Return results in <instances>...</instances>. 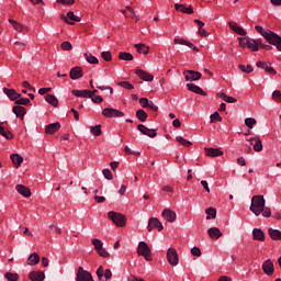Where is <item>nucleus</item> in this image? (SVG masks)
<instances>
[{
  "instance_id": "1",
  "label": "nucleus",
  "mask_w": 281,
  "mask_h": 281,
  "mask_svg": "<svg viewBox=\"0 0 281 281\" xmlns=\"http://www.w3.org/2000/svg\"><path fill=\"white\" fill-rule=\"evenodd\" d=\"M255 30L258 34H260L269 45H273L278 52H281V36L278 33L270 31L269 29H265L260 25H256Z\"/></svg>"
},
{
  "instance_id": "2",
  "label": "nucleus",
  "mask_w": 281,
  "mask_h": 281,
  "mask_svg": "<svg viewBox=\"0 0 281 281\" xmlns=\"http://www.w3.org/2000/svg\"><path fill=\"white\" fill-rule=\"evenodd\" d=\"M249 210L250 212H252V214H255V216H260V214H262V211L265 210V196H252Z\"/></svg>"
},
{
  "instance_id": "3",
  "label": "nucleus",
  "mask_w": 281,
  "mask_h": 281,
  "mask_svg": "<svg viewBox=\"0 0 281 281\" xmlns=\"http://www.w3.org/2000/svg\"><path fill=\"white\" fill-rule=\"evenodd\" d=\"M108 218H110V221H112V223H114V225H116V227H125L126 226V215H124L122 213L110 211L108 213Z\"/></svg>"
},
{
  "instance_id": "4",
  "label": "nucleus",
  "mask_w": 281,
  "mask_h": 281,
  "mask_svg": "<svg viewBox=\"0 0 281 281\" xmlns=\"http://www.w3.org/2000/svg\"><path fill=\"white\" fill-rule=\"evenodd\" d=\"M138 256H143L147 262L153 261V256L150 254V247H148V244L146 241H139L138 248H137Z\"/></svg>"
},
{
  "instance_id": "5",
  "label": "nucleus",
  "mask_w": 281,
  "mask_h": 281,
  "mask_svg": "<svg viewBox=\"0 0 281 281\" xmlns=\"http://www.w3.org/2000/svg\"><path fill=\"white\" fill-rule=\"evenodd\" d=\"M101 115L108 119L124 117V112L113 108H105L102 110Z\"/></svg>"
},
{
  "instance_id": "6",
  "label": "nucleus",
  "mask_w": 281,
  "mask_h": 281,
  "mask_svg": "<svg viewBox=\"0 0 281 281\" xmlns=\"http://www.w3.org/2000/svg\"><path fill=\"white\" fill-rule=\"evenodd\" d=\"M76 281H93V276H91V272L85 270V268L79 267L76 273Z\"/></svg>"
},
{
  "instance_id": "7",
  "label": "nucleus",
  "mask_w": 281,
  "mask_h": 281,
  "mask_svg": "<svg viewBox=\"0 0 281 281\" xmlns=\"http://www.w3.org/2000/svg\"><path fill=\"white\" fill-rule=\"evenodd\" d=\"M95 274L98 277V280H100V281H106V280H111V278H113V272H111V269L104 270V268L102 266H100L97 269Z\"/></svg>"
},
{
  "instance_id": "8",
  "label": "nucleus",
  "mask_w": 281,
  "mask_h": 281,
  "mask_svg": "<svg viewBox=\"0 0 281 281\" xmlns=\"http://www.w3.org/2000/svg\"><path fill=\"white\" fill-rule=\"evenodd\" d=\"M167 260L171 267H177V265H179V254H177V249L169 248L167 250Z\"/></svg>"
},
{
  "instance_id": "9",
  "label": "nucleus",
  "mask_w": 281,
  "mask_h": 281,
  "mask_svg": "<svg viewBox=\"0 0 281 281\" xmlns=\"http://www.w3.org/2000/svg\"><path fill=\"white\" fill-rule=\"evenodd\" d=\"M154 229H157L158 232H164V224H161V222L157 217H151L148 221L147 231L153 232Z\"/></svg>"
},
{
  "instance_id": "10",
  "label": "nucleus",
  "mask_w": 281,
  "mask_h": 281,
  "mask_svg": "<svg viewBox=\"0 0 281 281\" xmlns=\"http://www.w3.org/2000/svg\"><path fill=\"white\" fill-rule=\"evenodd\" d=\"M183 76L187 80V82H194L196 80H201V72L194 71V70H186L183 72Z\"/></svg>"
},
{
  "instance_id": "11",
  "label": "nucleus",
  "mask_w": 281,
  "mask_h": 281,
  "mask_svg": "<svg viewBox=\"0 0 281 281\" xmlns=\"http://www.w3.org/2000/svg\"><path fill=\"white\" fill-rule=\"evenodd\" d=\"M162 218L167 221L168 223H175L177 221V213L170 209H165L161 212Z\"/></svg>"
},
{
  "instance_id": "12",
  "label": "nucleus",
  "mask_w": 281,
  "mask_h": 281,
  "mask_svg": "<svg viewBox=\"0 0 281 281\" xmlns=\"http://www.w3.org/2000/svg\"><path fill=\"white\" fill-rule=\"evenodd\" d=\"M137 131H139V133H142L143 135H147V137H157V130H150L144 124H138Z\"/></svg>"
},
{
  "instance_id": "13",
  "label": "nucleus",
  "mask_w": 281,
  "mask_h": 281,
  "mask_svg": "<svg viewBox=\"0 0 281 281\" xmlns=\"http://www.w3.org/2000/svg\"><path fill=\"white\" fill-rule=\"evenodd\" d=\"M82 76H85V72L82 71V67L76 66L70 69L69 78L71 80H80V78H82Z\"/></svg>"
},
{
  "instance_id": "14",
  "label": "nucleus",
  "mask_w": 281,
  "mask_h": 281,
  "mask_svg": "<svg viewBox=\"0 0 281 281\" xmlns=\"http://www.w3.org/2000/svg\"><path fill=\"white\" fill-rule=\"evenodd\" d=\"M173 45H186V47H190L193 52H200L199 47H196L192 42L183 38H173Z\"/></svg>"
},
{
  "instance_id": "15",
  "label": "nucleus",
  "mask_w": 281,
  "mask_h": 281,
  "mask_svg": "<svg viewBox=\"0 0 281 281\" xmlns=\"http://www.w3.org/2000/svg\"><path fill=\"white\" fill-rule=\"evenodd\" d=\"M135 74L138 76V78H140V80H144L145 82H153V80H155V76L145 70L136 69Z\"/></svg>"
},
{
  "instance_id": "16",
  "label": "nucleus",
  "mask_w": 281,
  "mask_h": 281,
  "mask_svg": "<svg viewBox=\"0 0 281 281\" xmlns=\"http://www.w3.org/2000/svg\"><path fill=\"white\" fill-rule=\"evenodd\" d=\"M29 280L31 281H44L45 280V272L41 270H34L29 273Z\"/></svg>"
},
{
  "instance_id": "17",
  "label": "nucleus",
  "mask_w": 281,
  "mask_h": 281,
  "mask_svg": "<svg viewBox=\"0 0 281 281\" xmlns=\"http://www.w3.org/2000/svg\"><path fill=\"white\" fill-rule=\"evenodd\" d=\"M249 143L255 153H262V140L258 136L250 138Z\"/></svg>"
},
{
  "instance_id": "18",
  "label": "nucleus",
  "mask_w": 281,
  "mask_h": 281,
  "mask_svg": "<svg viewBox=\"0 0 281 281\" xmlns=\"http://www.w3.org/2000/svg\"><path fill=\"white\" fill-rule=\"evenodd\" d=\"M3 93H5L7 98H9V100H11L12 102L21 98V93L16 92V90L14 89L3 88Z\"/></svg>"
},
{
  "instance_id": "19",
  "label": "nucleus",
  "mask_w": 281,
  "mask_h": 281,
  "mask_svg": "<svg viewBox=\"0 0 281 281\" xmlns=\"http://www.w3.org/2000/svg\"><path fill=\"white\" fill-rule=\"evenodd\" d=\"M262 271L263 273H266V276H271L276 271V269L273 268V261H271V259H267L262 263Z\"/></svg>"
},
{
  "instance_id": "20",
  "label": "nucleus",
  "mask_w": 281,
  "mask_h": 281,
  "mask_svg": "<svg viewBox=\"0 0 281 281\" xmlns=\"http://www.w3.org/2000/svg\"><path fill=\"white\" fill-rule=\"evenodd\" d=\"M64 21L68 25H74V22H71V21H75L76 23H80V21H82V19H80V16H77L72 11H69L67 13V15L64 16Z\"/></svg>"
},
{
  "instance_id": "21",
  "label": "nucleus",
  "mask_w": 281,
  "mask_h": 281,
  "mask_svg": "<svg viewBox=\"0 0 281 281\" xmlns=\"http://www.w3.org/2000/svg\"><path fill=\"white\" fill-rule=\"evenodd\" d=\"M15 190L19 194H21L22 196H25V199H30V196H32V190H30V188L23 184H18L15 187Z\"/></svg>"
},
{
  "instance_id": "22",
  "label": "nucleus",
  "mask_w": 281,
  "mask_h": 281,
  "mask_svg": "<svg viewBox=\"0 0 281 281\" xmlns=\"http://www.w3.org/2000/svg\"><path fill=\"white\" fill-rule=\"evenodd\" d=\"M58 131H60V124L58 122L50 123V124L46 125V127H45L46 135H54V134L58 133Z\"/></svg>"
},
{
  "instance_id": "23",
  "label": "nucleus",
  "mask_w": 281,
  "mask_h": 281,
  "mask_svg": "<svg viewBox=\"0 0 281 281\" xmlns=\"http://www.w3.org/2000/svg\"><path fill=\"white\" fill-rule=\"evenodd\" d=\"M228 25H229L231 30L233 32H235V34H238L239 36H245L247 34L245 29L239 26L236 22H229Z\"/></svg>"
},
{
  "instance_id": "24",
  "label": "nucleus",
  "mask_w": 281,
  "mask_h": 281,
  "mask_svg": "<svg viewBox=\"0 0 281 281\" xmlns=\"http://www.w3.org/2000/svg\"><path fill=\"white\" fill-rule=\"evenodd\" d=\"M206 157H223V150L218 148H204Z\"/></svg>"
},
{
  "instance_id": "25",
  "label": "nucleus",
  "mask_w": 281,
  "mask_h": 281,
  "mask_svg": "<svg viewBox=\"0 0 281 281\" xmlns=\"http://www.w3.org/2000/svg\"><path fill=\"white\" fill-rule=\"evenodd\" d=\"M207 234L210 236V238H212L213 240H218V238H221V236H223V233L221 232V228L218 227H211L207 229Z\"/></svg>"
},
{
  "instance_id": "26",
  "label": "nucleus",
  "mask_w": 281,
  "mask_h": 281,
  "mask_svg": "<svg viewBox=\"0 0 281 281\" xmlns=\"http://www.w3.org/2000/svg\"><path fill=\"white\" fill-rule=\"evenodd\" d=\"M175 8L177 12H182V14H194V9H192V7H186V4L176 3Z\"/></svg>"
},
{
  "instance_id": "27",
  "label": "nucleus",
  "mask_w": 281,
  "mask_h": 281,
  "mask_svg": "<svg viewBox=\"0 0 281 281\" xmlns=\"http://www.w3.org/2000/svg\"><path fill=\"white\" fill-rule=\"evenodd\" d=\"M187 89L189 91H192V93H196L198 95H207L205 91H203V88L194 85V83H187Z\"/></svg>"
},
{
  "instance_id": "28",
  "label": "nucleus",
  "mask_w": 281,
  "mask_h": 281,
  "mask_svg": "<svg viewBox=\"0 0 281 281\" xmlns=\"http://www.w3.org/2000/svg\"><path fill=\"white\" fill-rule=\"evenodd\" d=\"M38 262H41V256H38V252H33L29 256L27 265H30V267H36Z\"/></svg>"
},
{
  "instance_id": "29",
  "label": "nucleus",
  "mask_w": 281,
  "mask_h": 281,
  "mask_svg": "<svg viewBox=\"0 0 281 281\" xmlns=\"http://www.w3.org/2000/svg\"><path fill=\"white\" fill-rule=\"evenodd\" d=\"M13 113L16 117H19V120H23L25 117V113H27V111L25 110L24 106L15 105V106H13Z\"/></svg>"
},
{
  "instance_id": "30",
  "label": "nucleus",
  "mask_w": 281,
  "mask_h": 281,
  "mask_svg": "<svg viewBox=\"0 0 281 281\" xmlns=\"http://www.w3.org/2000/svg\"><path fill=\"white\" fill-rule=\"evenodd\" d=\"M252 238L254 240H259V243H265V232L260 228H254Z\"/></svg>"
},
{
  "instance_id": "31",
  "label": "nucleus",
  "mask_w": 281,
  "mask_h": 281,
  "mask_svg": "<svg viewBox=\"0 0 281 281\" xmlns=\"http://www.w3.org/2000/svg\"><path fill=\"white\" fill-rule=\"evenodd\" d=\"M138 54H144L145 56L150 52V47L146 46L144 43H138L134 45Z\"/></svg>"
},
{
  "instance_id": "32",
  "label": "nucleus",
  "mask_w": 281,
  "mask_h": 281,
  "mask_svg": "<svg viewBox=\"0 0 281 281\" xmlns=\"http://www.w3.org/2000/svg\"><path fill=\"white\" fill-rule=\"evenodd\" d=\"M247 49H250V52H258L260 47V40H249L248 46H246Z\"/></svg>"
},
{
  "instance_id": "33",
  "label": "nucleus",
  "mask_w": 281,
  "mask_h": 281,
  "mask_svg": "<svg viewBox=\"0 0 281 281\" xmlns=\"http://www.w3.org/2000/svg\"><path fill=\"white\" fill-rule=\"evenodd\" d=\"M217 95H218V98H222V100H224V102H227L228 104H234V103L238 102V100L236 98L229 97L225 92H220V93H217Z\"/></svg>"
},
{
  "instance_id": "34",
  "label": "nucleus",
  "mask_w": 281,
  "mask_h": 281,
  "mask_svg": "<svg viewBox=\"0 0 281 281\" xmlns=\"http://www.w3.org/2000/svg\"><path fill=\"white\" fill-rule=\"evenodd\" d=\"M268 234L272 240H281V231L276 228H269Z\"/></svg>"
},
{
  "instance_id": "35",
  "label": "nucleus",
  "mask_w": 281,
  "mask_h": 281,
  "mask_svg": "<svg viewBox=\"0 0 281 281\" xmlns=\"http://www.w3.org/2000/svg\"><path fill=\"white\" fill-rule=\"evenodd\" d=\"M10 159L12 164L15 166V168H19L23 164V158L19 154H11Z\"/></svg>"
},
{
  "instance_id": "36",
  "label": "nucleus",
  "mask_w": 281,
  "mask_h": 281,
  "mask_svg": "<svg viewBox=\"0 0 281 281\" xmlns=\"http://www.w3.org/2000/svg\"><path fill=\"white\" fill-rule=\"evenodd\" d=\"M45 100L48 104H50V106H58L59 102H58V98H56V95L54 94H46L45 95Z\"/></svg>"
},
{
  "instance_id": "37",
  "label": "nucleus",
  "mask_w": 281,
  "mask_h": 281,
  "mask_svg": "<svg viewBox=\"0 0 281 281\" xmlns=\"http://www.w3.org/2000/svg\"><path fill=\"white\" fill-rule=\"evenodd\" d=\"M9 23L12 24V27L15 30V32H23L25 29V25H23L21 22H16L15 20L9 19Z\"/></svg>"
},
{
  "instance_id": "38",
  "label": "nucleus",
  "mask_w": 281,
  "mask_h": 281,
  "mask_svg": "<svg viewBox=\"0 0 281 281\" xmlns=\"http://www.w3.org/2000/svg\"><path fill=\"white\" fill-rule=\"evenodd\" d=\"M136 117L139 122H146L148 120V113H146L145 110H137L136 111Z\"/></svg>"
},
{
  "instance_id": "39",
  "label": "nucleus",
  "mask_w": 281,
  "mask_h": 281,
  "mask_svg": "<svg viewBox=\"0 0 281 281\" xmlns=\"http://www.w3.org/2000/svg\"><path fill=\"white\" fill-rule=\"evenodd\" d=\"M0 135H2V137H4L5 139H14V135L12 134V132H10V130H5V127L0 125Z\"/></svg>"
},
{
  "instance_id": "40",
  "label": "nucleus",
  "mask_w": 281,
  "mask_h": 281,
  "mask_svg": "<svg viewBox=\"0 0 281 281\" xmlns=\"http://www.w3.org/2000/svg\"><path fill=\"white\" fill-rule=\"evenodd\" d=\"M85 58H86L87 63H89L90 65H98V63H100L98 57L93 56V54H91V53H86Z\"/></svg>"
},
{
  "instance_id": "41",
  "label": "nucleus",
  "mask_w": 281,
  "mask_h": 281,
  "mask_svg": "<svg viewBox=\"0 0 281 281\" xmlns=\"http://www.w3.org/2000/svg\"><path fill=\"white\" fill-rule=\"evenodd\" d=\"M71 93L76 98H89V90H72Z\"/></svg>"
},
{
  "instance_id": "42",
  "label": "nucleus",
  "mask_w": 281,
  "mask_h": 281,
  "mask_svg": "<svg viewBox=\"0 0 281 281\" xmlns=\"http://www.w3.org/2000/svg\"><path fill=\"white\" fill-rule=\"evenodd\" d=\"M176 140L178 142V144H180L181 146H184V148H190V146H192V142L183 138L182 136H177Z\"/></svg>"
},
{
  "instance_id": "43",
  "label": "nucleus",
  "mask_w": 281,
  "mask_h": 281,
  "mask_svg": "<svg viewBox=\"0 0 281 281\" xmlns=\"http://www.w3.org/2000/svg\"><path fill=\"white\" fill-rule=\"evenodd\" d=\"M205 214H206V221L216 218V209L207 207V209H205Z\"/></svg>"
},
{
  "instance_id": "44",
  "label": "nucleus",
  "mask_w": 281,
  "mask_h": 281,
  "mask_svg": "<svg viewBox=\"0 0 281 281\" xmlns=\"http://www.w3.org/2000/svg\"><path fill=\"white\" fill-rule=\"evenodd\" d=\"M90 133L94 137H100V135H102V125H95L91 127Z\"/></svg>"
},
{
  "instance_id": "45",
  "label": "nucleus",
  "mask_w": 281,
  "mask_h": 281,
  "mask_svg": "<svg viewBox=\"0 0 281 281\" xmlns=\"http://www.w3.org/2000/svg\"><path fill=\"white\" fill-rule=\"evenodd\" d=\"M210 122H211V124H216V122H223V117L221 116V114L218 112H214L210 116Z\"/></svg>"
},
{
  "instance_id": "46",
  "label": "nucleus",
  "mask_w": 281,
  "mask_h": 281,
  "mask_svg": "<svg viewBox=\"0 0 281 281\" xmlns=\"http://www.w3.org/2000/svg\"><path fill=\"white\" fill-rule=\"evenodd\" d=\"M119 58H120V60H127V61H130V60H133V54L126 53V52H120L119 53Z\"/></svg>"
},
{
  "instance_id": "47",
  "label": "nucleus",
  "mask_w": 281,
  "mask_h": 281,
  "mask_svg": "<svg viewBox=\"0 0 281 281\" xmlns=\"http://www.w3.org/2000/svg\"><path fill=\"white\" fill-rule=\"evenodd\" d=\"M92 245L95 249V251L98 252L100 249L104 248V244L102 243V240L94 238L92 239Z\"/></svg>"
},
{
  "instance_id": "48",
  "label": "nucleus",
  "mask_w": 281,
  "mask_h": 281,
  "mask_svg": "<svg viewBox=\"0 0 281 281\" xmlns=\"http://www.w3.org/2000/svg\"><path fill=\"white\" fill-rule=\"evenodd\" d=\"M119 87H122L123 89H127V91H133L135 89V86L128 81H120Z\"/></svg>"
},
{
  "instance_id": "49",
  "label": "nucleus",
  "mask_w": 281,
  "mask_h": 281,
  "mask_svg": "<svg viewBox=\"0 0 281 281\" xmlns=\"http://www.w3.org/2000/svg\"><path fill=\"white\" fill-rule=\"evenodd\" d=\"M101 58L105 60V63H111L113 60V55L109 50H104L101 53Z\"/></svg>"
},
{
  "instance_id": "50",
  "label": "nucleus",
  "mask_w": 281,
  "mask_h": 281,
  "mask_svg": "<svg viewBox=\"0 0 281 281\" xmlns=\"http://www.w3.org/2000/svg\"><path fill=\"white\" fill-rule=\"evenodd\" d=\"M4 278L8 281H19V274L18 273L7 272L4 274Z\"/></svg>"
},
{
  "instance_id": "51",
  "label": "nucleus",
  "mask_w": 281,
  "mask_h": 281,
  "mask_svg": "<svg viewBox=\"0 0 281 281\" xmlns=\"http://www.w3.org/2000/svg\"><path fill=\"white\" fill-rule=\"evenodd\" d=\"M239 69L240 71H243L244 74H251V71H254V66L251 65H239Z\"/></svg>"
},
{
  "instance_id": "52",
  "label": "nucleus",
  "mask_w": 281,
  "mask_h": 281,
  "mask_svg": "<svg viewBox=\"0 0 281 281\" xmlns=\"http://www.w3.org/2000/svg\"><path fill=\"white\" fill-rule=\"evenodd\" d=\"M245 124L248 128H254V125L256 124V119L247 117L245 119Z\"/></svg>"
},
{
  "instance_id": "53",
  "label": "nucleus",
  "mask_w": 281,
  "mask_h": 281,
  "mask_svg": "<svg viewBox=\"0 0 281 281\" xmlns=\"http://www.w3.org/2000/svg\"><path fill=\"white\" fill-rule=\"evenodd\" d=\"M239 41V47H243L244 49L248 46L249 38L247 37H238Z\"/></svg>"
},
{
  "instance_id": "54",
  "label": "nucleus",
  "mask_w": 281,
  "mask_h": 281,
  "mask_svg": "<svg viewBox=\"0 0 281 281\" xmlns=\"http://www.w3.org/2000/svg\"><path fill=\"white\" fill-rule=\"evenodd\" d=\"M15 104H21V105H27L30 104V99L29 98H18L15 100Z\"/></svg>"
},
{
  "instance_id": "55",
  "label": "nucleus",
  "mask_w": 281,
  "mask_h": 281,
  "mask_svg": "<svg viewBox=\"0 0 281 281\" xmlns=\"http://www.w3.org/2000/svg\"><path fill=\"white\" fill-rule=\"evenodd\" d=\"M102 173L108 179V181H113V172H111L110 169H103Z\"/></svg>"
},
{
  "instance_id": "56",
  "label": "nucleus",
  "mask_w": 281,
  "mask_h": 281,
  "mask_svg": "<svg viewBox=\"0 0 281 281\" xmlns=\"http://www.w3.org/2000/svg\"><path fill=\"white\" fill-rule=\"evenodd\" d=\"M139 104L143 109H148V105L150 104V101L148 98H140L139 99Z\"/></svg>"
},
{
  "instance_id": "57",
  "label": "nucleus",
  "mask_w": 281,
  "mask_h": 281,
  "mask_svg": "<svg viewBox=\"0 0 281 281\" xmlns=\"http://www.w3.org/2000/svg\"><path fill=\"white\" fill-rule=\"evenodd\" d=\"M265 71H267L268 74H270V76H276V74H278V71H276L273 69V67H271V63H268L266 68H265Z\"/></svg>"
},
{
  "instance_id": "58",
  "label": "nucleus",
  "mask_w": 281,
  "mask_h": 281,
  "mask_svg": "<svg viewBox=\"0 0 281 281\" xmlns=\"http://www.w3.org/2000/svg\"><path fill=\"white\" fill-rule=\"evenodd\" d=\"M90 99L94 104H102V102H104V99L101 95L90 97Z\"/></svg>"
},
{
  "instance_id": "59",
  "label": "nucleus",
  "mask_w": 281,
  "mask_h": 281,
  "mask_svg": "<svg viewBox=\"0 0 281 281\" xmlns=\"http://www.w3.org/2000/svg\"><path fill=\"white\" fill-rule=\"evenodd\" d=\"M272 99L276 102H280L281 103V91L280 90H274L272 93Z\"/></svg>"
},
{
  "instance_id": "60",
  "label": "nucleus",
  "mask_w": 281,
  "mask_h": 281,
  "mask_svg": "<svg viewBox=\"0 0 281 281\" xmlns=\"http://www.w3.org/2000/svg\"><path fill=\"white\" fill-rule=\"evenodd\" d=\"M191 254L192 256H195L196 258H201V248L194 246L191 248Z\"/></svg>"
},
{
  "instance_id": "61",
  "label": "nucleus",
  "mask_w": 281,
  "mask_h": 281,
  "mask_svg": "<svg viewBox=\"0 0 281 281\" xmlns=\"http://www.w3.org/2000/svg\"><path fill=\"white\" fill-rule=\"evenodd\" d=\"M71 44L69 43V42H63L61 43V49L64 50V52H71Z\"/></svg>"
},
{
  "instance_id": "62",
  "label": "nucleus",
  "mask_w": 281,
  "mask_h": 281,
  "mask_svg": "<svg viewBox=\"0 0 281 281\" xmlns=\"http://www.w3.org/2000/svg\"><path fill=\"white\" fill-rule=\"evenodd\" d=\"M97 254H98L101 258H109V256H111V255L109 254V251H106L105 248L100 249L99 251H97Z\"/></svg>"
},
{
  "instance_id": "63",
  "label": "nucleus",
  "mask_w": 281,
  "mask_h": 281,
  "mask_svg": "<svg viewBox=\"0 0 281 281\" xmlns=\"http://www.w3.org/2000/svg\"><path fill=\"white\" fill-rule=\"evenodd\" d=\"M126 10H128V12H130V16L132 18V19H135V21H139V18L137 16V14L135 13V10L133 9V8H131V7H126Z\"/></svg>"
},
{
  "instance_id": "64",
  "label": "nucleus",
  "mask_w": 281,
  "mask_h": 281,
  "mask_svg": "<svg viewBox=\"0 0 281 281\" xmlns=\"http://www.w3.org/2000/svg\"><path fill=\"white\" fill-rule=\"evenodd\" d=\"M261 213H262V216H263L265 218H269V217L271 216V209L263 206V210H262Z\"/></svg>"
}]
</instances>
